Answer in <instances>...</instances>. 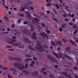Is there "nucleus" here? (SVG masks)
<instances>
[{
	"label": "nucleus",
	"mask_w": 78,
	"mask_h": 78,
	"mask_svg": "<svg viewBox=\"0 0 78 78\" xmlns=\"http://www.w3.org/2000/svg\"><path fill=\"white\" fill-rule=\"evenodd\" d=\"M8 32H4L3 33V34H8Z\"/></svg>",
	"instance_id": "nucleus-43"
},
{
	"label": "nucleus",
	"mask_w": 78,
	"mask_h": 78,
	"mask_svg": "<svg viewBox=\"0 0 78 78\" xmlns=\"http://www.w3.org/2000/svg\"><path fill=\"white\" fill-rule=\"evenodd\" d=\"M21 21H22V18L19 19L18 20V23H20L21 22Z\"/></svg>",
	"instance_id": "nucleus-27"
},
{
	"label": "nucleus",
	"mask_w": 78,
	"mask_h": 78,
	"mask_svg": "<svg viewBox=\"0 0 78 78\" xmlns=\"http://www.w3.org/2000/svg\"><path fill=\"white\" fill-rule=\"evenodd\" d=\"M28 64L27 63L26 64L25 67L26 68H27V67H28Z\"/></svg>",
	"instance_id": "nucleus-42"
},
{
	"label": "nucleus",
	"mask_w": 78,
	"mask_h": 78,
	"mask_svg": "<svg viewBox=\"0 0 78 78\" xmlns=\"http://www.w3.org/2000/svg\"><path fill=\"white\" fill-rule=\"evenodd\" d=\"M33 34L34 35L32 36V39H36L37 40V38L35 36L36 35V33L35 32H33Z\"/></svg>",
	"instance_id": "nucleus-12"
},
{
	"label": "nucleus",
	"mask_w": 78,
	"mask_h": 78,
	"mask_svg": "<svg viewBox=\"0 0 78 78\" xmlns=\"http://www.w3.org/2000/svg\"><path fill=\"white\" fill-rule=\"evenodd\" d=\"M69 42L71 43V44H72L73 45H74V46H76V44L72 40H70Z\"/></svg>",
	"instance_id": "nucleus-17"
},
{
	"label": "nucleus",
	"mask_w": 78,
	"mask_h": 78,
	"mask_svg": "<svg viewBox=\"0 0 78 78\" xmlns=\"http://www.w3.org/2000/svg\"><path fill=\"white\" fill-rule=\"evenodd\" d=\"M30 26L31 28V29L30 30V31H34V26L32 24H30Z\"/></svg>",
	"instance_id": "nucleus-14"
},
{
	"label": "nucleus",
	"mask_w": 78,
	"mask_h": 78,
	"mask_svg": "<svg viewBox=\"0 0 78 78\" xmlns=\"http://www.w3.org/2000/svg\"><path fill=\"white\" fill-rule=\"evenodd\" d=\"M47 58L48 59L50 60V61H51V62H57V60H56V59L54 58H53V57H51V56L50 55H47Z\"/></svg>",
	"instance_id": "nucleus-7"
},
{
	"label": "nucleus",
	"mask_w": 78,
	"mask_h": 78,
	"mask_svg": "<svg viewBox=\"0 0 78 78\" xmlns=\"http://www.w3.org/2000/svg\"><path fill=\"white\" fill-rule=\"evenodd\" d=\"M23 40L26 43H30L31 41L30 40H29V39H28V38L26 37H24L23 39Z\"/></svg>",
	"instance_id": "nucleus-11"
},
{
	"label": "nucleus",
	"mask_w": 78,
	"mask_h": 78,
	"mask_svg": "<svg viewBox=\"0 0 78 78\" xmlns=\"http://www.w3.org/2000/svg\"><path fill=\"white\" fill-rule=\"evenodd\" d=\"M15 27V25L14 24H13L12 25V28H13L14 27Z\"/></svg>",
	"instance_id": "nucleus-50"
},
{
	"label": "nucleus",
	"mask_w": 78,
	"mask_h": 78,
	"mask_svg": "<svg viewBox=\"0 0 78 78\" xmlns=\"http://www.w3.org/2000/svg\"><path fill=\"white\" fill-rule=\"evenodd\" d=\"M55 6L57 9H59V8H60V7H59V5L57 4H55Z\"/></svg>",
	"instance_id": "nucleus-20"
},
{
	"label": "nucleus",
	"mask_w": 78,
	"mask_h": 78,
	"mask_svg": "<svg viewBox=\"0 0 78 78\" xmlns=\"http://www.w3.org/2000/svg\"><path fill=\"white\" fill-rule=\"evenodd\" d=\"M33 59L34 61H36V60H37V59L36 58L34 57H33Z\"/></svg>",
	"instance_id": "nucleus-47"
},
{
	"label": "nucleus",
	"mask_w": 78,
	"mask_h": 78,
	"mask_svg": "<svg viewBox=\"0 0 78 78\" xmlns=\"http://www.w3.org/2000/svg\"><path fill=\"white\" fill-rule=\"evenodd\" d=\"M59 31H60V32H62V29L61 27H59Z\"/></svg>",
	"instance_id": "nucleus-34"
},
{
	"label": "nucleus",
	"mask_w": 78,
	"mask_h": 78,
	"mask_svg": "<svg viewBox=\"0 0 78 78\" xmlns=\"http://www.w3.org/2000/svg\"><path fill=\"white\" fill-rule=\"evenodd\" d=\"M32 56H31V55H28L27 54L26 55H25V57H26V58H31V57Z\"/></svg>",
	"instance_id": "nucleus-25"
},
{
	"label": "nucleus",
	"mask_w": 78,
	"mask_h": 78,
	"mask_svg": "<svg viewBox=\"0 0 78 78\" xmlns=\"http://www.w3.org/2000/svg\"><path fill=\"white\" fill-rule=\"evenodd\" d=\"M53 54L55 56L58 58H61V57H62V56H63V55H62V54L61 53H58V55L54 52H53Z\"/></svg>",
	"instance_id": "nucleus-10"
},
{
	"label": "nucleus",
	"mask_w": 78,
	"mask_h": 78,
	"mask_svg": "<svg viewBox=\"0 0 78 78\" xmlns=\"http://www.w3.org/2000/svg\"><path fill=\"white\" fill-rule=\"evenodd\" d=\"M29 48L30 50H33V51H35V49H33V48H32L31 46L30 45L29 46Z\"/></svg>",
	"instance_id": "nucleus-22"
},
{
	"label": "nucleus",
	"mask_w": 78,
	"mask_h": 78,
	"mask_svg": "<svg viewBox=\"0 0 78 78\" xmlns=\"http://www.w3.org/2000/svg\"><path fill=\"white\" fill-rule=\"evenodd\" d=\"M53 11L55 14H57V12L55 10V9H53Z\"/></svg>",
	"instance_id": "nucleus-37"
},
{
	"label": "nucleus",
	"mask_w": 78,
	"mask_h": 78,
	"mask_svg": "<svg viewBox=\"0 0 78 78\" xmlns=\"http://www.w3.org/2000/svg\"><path fill=\"white\" fill-rule=\"evenodd\" d=\"M63 16L64 17H66L67 16V14H64L63 15Z\"/></svg>",
	"instance_id": "nucleus-35"
},
{
	"label": "nucleus",
	"mask_w": 78,
	"mask_h": 78,
	"mask_svg": "<svg viewBox=\"0 0 78 78\" xmlns=\"http://www.w3.org/2000/svg\"><path fill=\"white\" fill-rule=\"evenodd\" d=\"M21 8L22 9H20V11H22V12H23V11H25V9L23 7L21 6Z\"/></svg>",
	"instance_id": "nucleus-23"
},
{
	"label": "nucleus",
	"mask_w": 78,
	"mask_h": 78,
	"mask_svg": "<svg viewBox=\"0 0 78 78\" xmlns=\"http://www.w3.org/2000/svg\"><path fill=\"white\" fill-rule=\"evenodd\" d=\"M73 24L72 23H69V25H73Z\"/></svg>",
	"instance_id": "nucleus-54"
},
{
	"label": "nucleus",
	"mask_w": 78,
	"mask_h": 78,
	"mask_svg": "<svg viewBox=\"0 0 78 78\" xmlns=\"http://www.w3.org/2000/svg\"><path fill=\"white\" fill-rule=\"evenodd\" d=\"M49 77H51L52 78H53V76L51 75H49Z\"/></svg>",
	"instance_id": "nucleus-62"
},
{
	"label": "nucleus",
	"mask_w": 78,
	"mask_h": 78,
	"mask_svg": "<svg viewBox=\"0 0 78 78\" xmlns=\"http://www.w3.org/2000/svg\"><path fill=\"white\" fill-rule=\"evenodd\" d=\"M33 64H30V66H31V67H33Z\"/></svg>",
	"instance_id": "nucleus-61"
},
{
	"label": "nucleus",
	"mask_w": 78,
	"mask_h": 78,
	"mask_svg": "<svg viewBox=\"0 0 78 78\" xmlns=\"http://www.w3.org/2000/svg\"><path fill=\"white\" fill-rule=\"evenodd\" d=\"M25 8L26 9H29V6H27L26 7H25Z\"/></svg>",
	"instance_id": "nucleus-40"
},
{
	"label": "nucleus",
	"mask_w": 78,
	"mask_h": 78,
	"mask_svg": "<svg viewBox=\"0 0 78 78\" xmlns=\"http://www.w3.org/2000/svg\"><path fill=\"white\" fill-rule=\"evenodd\" d=\"M41 25L43 27H45V24H44V23H42Z\"/></svg>",
	"instance_id": "nucleus-38"
},
{
	"label": "nucleus",
	"mask_w": 78,
	"mask_h": 78,
	"mask_svg": "<svg viewBox=\"0 0 78 78\" xmlns=\"http://www.w3.org/2000/svg\"><path fill=\"white\" fill-rule=\"evenodd\" d=\"M64 56L66 58H67L68 59H70L71 60H73V59L70 58V57H69L68 55H67L66 54L64 55Z\"/></svg>",
	"instance_id": "nucleus-16"
},
{
	"label": "nucleus",
	"mask_w": 78,
	"mask_h": 78,
	"mask_svg": "<svg viewBox=\"0 0 78 78\" xmlns=\"http://www.w3.org/2000/svg\"><path fill=\"white\" fill-rule=\"evenodd\" d=\"M4 4H5V0H1Z\"/></svg>",
	"instance_id": "nucleus-39"
},
{
	"label": "nucleus",
	"mask_w": 78,
	"mask_h": 78,
	"mask_svg": "<svg viewBox=\"0 0 78 78\" xmlns=\"http://www.w3.org/2000/svg\"><path fill=\"white\" fill-rule=\"evenodd\" d=\"M7 30L8 31H11V30L9 28H7Z\"/></svg>",
	"instance_id": "nucleus-59"
},
{
	"label": "nucleus",
	"mask_w": 78,
	"mask_h": 78,
	"mask_svg": "<svg viewBox=\"0 0 78 78\" xmlns=\"http://www.w3.org/2000/svg\"><path fill=\"white\" fill-rule=\"evenodd\" d=\"M73 28L74 29H76V25H74L73 26Z\"/></svg>",
	"instance_id": "nucleus-36"
},
{
	"label": "nucleus",
	"mask_w": 78,
	"mask_h": 78,
	"mask_svg": "<svg viewBox=\"0 0 78 78\" xmlns=\"http://www.w3.org/2000/svg\"><path fill=\"white\" fill-rule=\"evenodd\" d=\"M9 51H14V50L12 49H9Z\"/></svg>",
	"instance_id": "nucleus-52"
},
{
	"label": "nucleus",
	"mask_w": 78,
	"mask_h": 78,
	"mask_svg": "<svg viewBox=\"0 0 78 78\" xmlns=\"http://www.w3.org/2000/svg\"><path fill=\"white\" fill-rule=\"evenodd\" d=\"M22 31L23 33L26 34V36H30L31 35V32L27 29H25L23 30Z\"/></svg>",
	"instance_id": "nucleus-5"
},
{
	"label": "nucleus",
	"mask_w": 78,
	"mask_h": 78,
	"mask_svg": "<svg viewBox=\"0 0 78 78\" xmlns=\"http://www.w3.org/2000/svg\"><path fill=\"white\" fill-rule=\"evenodd\" d=\"M28 61H32V59L31 58H27L25 60V62H27Z\"/></svg>",
	"instance_id": "nucleus-24"
},
{
	"label": "nucleus",
	"mask_w": 78,
	"mask_h": 78,
	"mask_svg": "<svg viewBox=\"0 0 78 78\" xmlns=\"http://www.w3.org/2000/svg\"><path fill=\"white\" fill-rule=\"evenodd\" d=\"M56 44H59V45H62V42H61V41H57L56 42Z\"/></svg>",
	"instance_id": "nucleus-19"
},
{
	"label": "nucleus",
	"mask_w": 78,
	"mask_h": 78,
	"mask_svg": "<svg viewBox=\"0 0 78 78\" xmlns=\"http://www.w3.org/2000/svg\"><path fill=\"white\" fill-rule=\"evenodd\" d=\"M40 34L41 36L43 37H46V38H47V39L48 38V36L44 32L40 33Z\"/></svg>",
	"instance_id": "nucleus-9"
},
{
	"label": "nucleus",
	"mask_w": 78,
	"mask_h": 78,
	"mask_svg": "<svg viewBox=\"0 0 78 78\" xmlns=\"http://www.w3.org/2000/svg\"><path fill=\"white\" fill-rule=\"evenodd\" d=\"M74 68L75 70H78V68L76 66L74 67Z\"/></svg>",
	"instance_id": "nucleus-51"
},
{
	"label": "nucleus",
	"mask_w": 78,
	"mask_h": 78,
	"mask_svg": "<svg viewBox=\"0 0 78 78\" xmlns=\"http://www.w3.org/2000/svg\"><path fill=\"white\" fill-rule=\"evenodd\" d=\"M6 47L7 48H12V46H7Z\"/></svg>",
	"instance_id": "nucleus-48"
},
{
	"label": "nucleus",
	"mask_w": 78,
	"mask_h": 78,
	"mask_svg": "<svg viewBox=\"0 0 78 78\" xmlns=\"http://www.w3.org/2000/svg\"><path fill=\"white\" fill-rule=\"evenodd\" d=\"M16 40H12V41H10V43L12 45L13 44V46L14 47H17V46H19V48H24V46L23 44H18L15 43L14 44H13V42H16Z\"/></svg>",
	"instance_id": "nucleus-4"
},
{
	"label": "nucleus",
	"mask_w": 78,
	"mask_h": 78,
	"mask_svg": "<svg viewBox=\"0 0 78 78\" xmlns=\"http://www.w3.org/2000/svg\"><path fill=\"white\" fill-rule=\"evenodd\" d=\"M40 72H41V73H43L44 75H47V73L46 72H43L42 71H40Z\"/></svg>",
	"instance_id": "nucleus-21"
},
{
	"label": "nucleus",
	"mask_w": 78,
	"mask_h": 78,
	"mask_svg": "<svg viewBox=\"0 0 78 78\" xmlns=\"http://www.w3.org/2000/svg\"><path fill=\"white\" fill-rule=\"evenodd\" d=\"M36 45L37 47L35 46V48L37 51H39V52H42V51H45V49L44 48V47L39 43H37L36 44Z\"/></svg>",
	"instance_id": "nucleus-1"
},
{
	"label": "nucleus",
	"mask_w": 78,
	"mask_h": 78,
	"mask_svg": "<svg viewBox=\"0 0 78 78\" xmlns=\"http://www.w3.org/2000/svg\"><path fill=\"white\" fill-rule=\"evenodd\" d=\"M30 9L31 10H33V9H34V8L32 6H30Z\"/></svg>",
	"instance_id": "nucleus-41"
},
{
	"label": "nucleus",
	"mask_w": 78,
	"mask_h": 78,
	"mask_svg": "<svg viewBox=\"0 0 78 78\" xmlns=\"http://www.w3.org/2000/svg\"><path fill=\"white\" fill-rule=\"evenodd\" d=\"M13 9L14 10V11H17V9H16V7H14L13 8Z\"/></svg>",
	"instance_id": "nucleus-45"
},
{
	"label": "nucleus",
	"mask_w": 78,
	"mask_h": 78,
	"mask_svg": "<svg viewBox=\"0 0 78 78\" xmlns=\"http://www.w3.org/2000/svg\"><path fill=\"white\" fill-rule=\"evenodd\" d=\"M13 65L15 67L18 69L19 70H23L25 69V66L20 63H15Z\"/></svg>",
	"instance_id": "nucleus-2"
},
{
	"label": "nucleus",
	"mask_w": 78,
	"mask_h": 78,
	"mask_svg": "<svg viewBox=\"0 0 78 78\" xmlns=\"http://www.w3.org/2000/svg\"><path fill=\"white\" fill-rule=\"evenodd\" d=\"M19 16L20 17H24V15L23 14H22L21 13H20Z\"/></svg>",
	"instance_id": "nucleus-30"
},
{
	"label": "nucleus",
	"mask_w": 78,
	"mask_h": 78,
	"mask_svg": "<svg viewBox=\"0 0 78 78\" xmlns=\"http://www.w3.org/2000/svg\"><path fill=\"white\" fill-rule=\"evenodd\" d=\"M46 6H51V3H49V4L47 3L46 4Z\"/></svg>",
	"instance_id": "nucleus-32"
},
{
	"label": "nucleus",
	"mask_w": 78,
	"mask_h": 78,
	"mask_svg": "<svg viewBox=\"0 0 78 78\" xmlns=\"http://www.w3.org/2000/svg\"><path fill=\"white\" fill-rule=\"evenodd\" d=\"M76 34V30H75L74 32L73 33L74 34Z\"/></svg>",
	"instance_id": "nucleus-55"
},
{
	"label": "nucleus",
	"mask_w": 78,
	"mask_h": 78,
	"mask_svg": "<svg viewBox=\"0 0 78 78\" xmlns=\"http://www.w3.org/2000/svg\"><path fill=\"white\" fill-rule=\"evenodd\" d=\"M69 49H70V47L66 48V51L67 52H68L69 53H71V51H70V50H69Z\"/></svg>",
	"instance_id": "nucleus-15"
},
{
	"label": "nucleus",
	"mask_w": 78,
	"mask_h": 78,
	"mask_svg": "<svg viewBox=\"0 0 78 78\" xmlns=\"http://www.w3.org/2000/svg\"><path fill=\"white\" fill-rule=\"evenodd\" d=\"M23 73H26L27 75H28L29 74H30V73L27 72V71H26V70H23Z\"/></svg>",
	"instance_id": "nucleus-18"
},
{
	"label": "nucleus",
	"mask_w": 78,
	"mask_h": 78,
	"mask_svg": "<svg viewBox=\"0 0 78 78\" xmlns=\"http://www.w3.org/2000/svg\"><path fill=\"white\" fill-rule=\"evenodd\" d=\"M53 20H54V21H56V22H57V21L58 20V19H56L55 18H53Z\"/></svg>",
	"instance_id": "nucleus-29"
},
{
	"label": "nucleus",
	"mask_w": 78,
	"mask_h": 78,
	"mask_svg": "<svg viewBox=\"0 0 78 78\" xmlns=\"http://www.w3.org/2000/svg\"><path fill=\"white\" fill-rule=\"evenodd\" d=\"M10 70L11 71H14V72H13V74L14 75H17V73H16V72L17 71V70L16 69H14L13 68H12L10 69Z\"/></svg>",
	"instance_id": "nucleus-13"
},
{
	"label": "nucleus",
	"mask_w": 78,
	"mask_h": 78,
	"mask_svg": "<svg viewBox=\"0 0 78 78\" xmlns=\"http://www.w3.org/2000/svg\"><path fill=\"white\" fill-rule=\"evenodd\" d=\"M51 42L52 44V45H54V46H55V47L57 46V45H56V44H55V43H54L52 41H51Z\"/></svg>",
	"instance_id": "nucleus-26"
},
{
	"label": "nucleus",
	"mask_w": 78,
	"mask_h": 78,
	"mask_svg": "<svg viewBox=\"0 0 78 78\" xmlns=\"http://www.w3.org/2000/svg\"><path fill=\"white\" fill-rule=\"evenodd\" d=\"M75 78H78V76L76 75H75Z\"/></svg>",
	"instance_id": "nucleus-64"
},
{
	"label": "nucleus",
	"mask_w": 78,
	"mask_h": 78,
	"mask_svg": "<svg viewBox=\"0 0 78 78\" xmlns=\"http://www.w3.org/2000/svg\"><path fill=\"white\" fill-rule=\"evenodd\" d=\"M55 68H56V69H58V66L57 65H55Z\"/></svg>",
	"instance_id": "nucleus-53"
},
{
	"label": "nucleus",
	"mask_w": 78,
	"mask_h": 78,
	"mask_svg": "<svg viewBox=\"0 0 78 78\" xmlns=\"http://www.w3.org/2000/svg\"><path fill=\"white\" fill-rule=\"evenodd\" d=\"M31 75L33 76H35L36 77H39V78H41V76L38 75V72L37 71H35L34 72H32L31 73Z\"/></svg>",
	"instance_id": "nucleus-8"
},
{
	"label": "nucleus",
	"mask_w": 78,
	"mask_h": 78,
	"mask_svg": "<svg viewBox=\"0 0 78 78\" xmlns=\"http://www.w3.org/2000/svg\"><path fill=\"white\" fill-rule=\"evenodd\" d=\"M66 25V24H62V28H65Z\"/></svg>",
	"instance_id": "nucleus-28"
},
{
	"label": "nucleus",
	"mask_w": 78,
	"mask_h": 78,
	"mask_svg": "<svg viewBox=\"0 0 78 78\" xmlns=\"http://www.w3.org/2000/svg\"><path fill=\"white\" fill-rule=\"evenodd\" d=\"M12 39H16V37L13 36L12 37Z\"/></svg>",
	"instance_id": "nucleus-60"
},
{
	"label": "nucleus",
	"mask_w": 78,
	"mask_h": 78,
	"mask_svg": "<svg viewBox=\"0 0 78 78\" xmlns=\"http://www.w3.org/2000/svg\"><path fill=\"white\" fill-rule=\"evenodd\" d=\"M10 61H21L22 59L20 58H17L9 56L8 57Z\"/></svg>",
	"instance_id": "nucleus-6"
},
{
	"label": "nucleus",
	"mask_w": 78,
	"mask_h": 78,
	"mask_svg": "<svg viewBox=\"0 0 78 78\" xmlns=\"http://www.w3.org/2000/svg\"><path fill=\"white\" fill-rule=\"evenodd\" d=\"M46 31L47 33V34H50V31L48 30H46Z\"/></svg>",
	"instance_id": "nucleus-31"
},
{
	"label": "nucleus",
	"mask_w": 78,
	"mask_h": 78,
	"mask_svg": "<svg viewBox=\"0 0 78 78\" xmlns=\"http://www.w3.org/2000/svg\"><path fill=\"white\" fill-rule=\"evenodd\" d=\"M73 22H75V18H73L72 19Z\"/></svg>",
	"instance_id": "nucleus-58"
},
{
	"label": "nucleus",
	"mask_w": 78,
	"mask_h": 78,
	"mask_svg": "<svg viewBox=\"0 0 78 78\" xmlns=\"http://www.w3.org/2000/svg\"><path fill=\"white\" fill-rule=\"evenodd\" d=\"M8 78H11L12 77H11V76H10V75L9 74H8Z\"/></svg>",
	"instance_id": "nucleus-56"
},
{
	"label": "nucleus",
	"mask_w": 78,
	"mask_h": 78,
	"mask_svg": "<svg viewBox=\"0 0 78 78\" xmlns=\"http://www.w3.org/2000/svg\"><path fill=\"white\" fill-rule=\"evenodd\" d=\"M28 24V22L27 21H25L24 22V25H26V24Z\"/></svg>",
	"instance_id": "nucleus-44"
},
{
	"label": "nucleus",
	"mask_w": 78,
	"mask_h": 78,
	"mask_svg": "<svg viewBox=\"0 0 78 78\" xmlns=\"http://www.w3.org/2000/svg\"><path fill=\"white\" fill-rule=\"evenodd\" d=\"M44 47L45 48H48V46H46V45H45V44L44 45Z\"/></svg>",
	"instance_id": "nucleus-63"
},
{
	"label": "nucleus",
	"mask_w": 78,
	"mask_h": 78,
	"mask_svg": "<svg viewBox=\"0 0 78 78\" xmlns=\"http://www.w3.org/2000/svg\"><path fill=\"white\" fill-rule=\"evenodd\" d=\"M74 16H75V15H74V14H73L71 15V17H72V18L73 17H74Z\"/></svg>",
	"instance_id": "nucleus-46"
},
{
	"label": "nucleus",
	"mask_w": 78,
	"mask_h": 78,
	"mask_svg": "<svg viewBox=\"0 0 78 78\" xmlns=\"http://www.w3.org/2000/svg\"><path fill=\"white\" fill-rule=\"evenodd\" d=\"M63 41L65 43H66V41L64 38H63Z\"/></svg>",
	"instance_id": "nucleus-49"
},
{
	"label": "nucleus",
	"mask_w": 78,
	"mask_h": 78,
	"mask_svg": "<svg viewBox=\"0 0 78 78\" xmlns=\"http://www.w3.org/2000/svg\"><path fill=\"white\" fill-rule=\"evenodd\" d=\"M2 69H3V70H6V69H7V68H2Z\"/></svg>",
	"instance_id": "nucleus-57"
},
{
	"label": "nucleus",
	"mask_w": 78,
	"mask_h": 78,
	"mask_svg": "<svg viewBox=\"0 0 78 78\" xmlns=\"http://www.w3.org/2000/svg\"><path fill=\"white\" fill-rule=\"evenodd\" d=\"M4 20L6 21H8V17H7L6 16H5L4 17Z\"/></svg>",
	"instance_id": "nucleus-33"
},
{
	"label": "nucleus",
	"mask_w": 78,
	"mask_h": 78,
	"mask_svg": "<svg viewBox=\"0 0 78 78\" xmlns=\"http://www.w3.org/2000/svg\"><path fill=\"white\" fill-rule=\"evenodd\" d=\"M25 12L27 14L26 15V17L28 19L31 20V19H34V20L37 21V22H39L40 21V20H39V19H37V18L31 17V15L29 13V12H27L25 11Z\"/></svg>",
	"instance_id": "nucleus-3"
}]
</instances>
